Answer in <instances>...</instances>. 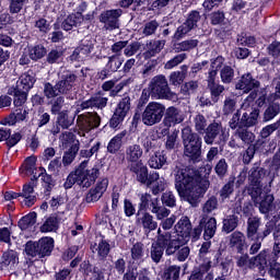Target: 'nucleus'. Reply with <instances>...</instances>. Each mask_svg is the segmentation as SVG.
<instances>
[{"instance_id":"nucleus-28","label":"nucleus","mask_w":280,"mask_h":280,"mask_svg":"<svg viewBox=\"0 0 280 280\" xmlns=\"http://www.w3.org/2000/svg\"><path fill=\"white\" fill-rule=\"evenodd\" d=\"M148 165L151 170H162L164 165H167V153L165 151H156L150 156Z\"/></svg>"},{"instance_id":"nucleus-61","label":"nucleus","mask_w":280,"mask_h":280,"mask_svg":"<svg viewBox=\"0 0 280 280\" xmlns=\"http://www.w3.org/2000/svg\"><path fill=\"white\" fill-rule=\"evenodd\" d=\"M162 205L170 207L171 209L176 207V196L171 190H166L161 197Z\"/></svg>"},{"instance_id":"nucleus-29","label":"nucleus","mask_w":280,"mask_h":280,"mask_svg":"<svg viewBox=\"0 0 280 280\" xmlns=\"http://www.w3.org/2000/svg\"><path fill=\"white\" fill-rule=\"evenodd\" d=\"M163 47H165V40H150L147 43L148 50L143 52V57L145 60L154 58L156 54H161V51H163Z\"/></svg>"},{"instance_id":"nucleus-13","label":"nucleus","mask_w":280,"mask_h":280,"mask_svg":"<svg viewBox=\"0 0 280 280\" xmlns=\"http://www.w3.org/2000/svg\"><path fill=\"white\" fill-rule=\"evenodd\" d=\"M77 124L80 130L83 132H91V130H95V128H100L102 124V118L97 113H84L78 116Z\"/></svg>"},{"instance_id":"nucleus-24","label":"nucleus","mask_w":280,"mask_h":280,"mask_svg":"<svg viewBox=\"0 0 280 280\" xmlns=\"http://www.w3.org/2000/svg\"><path fill=\"white\" fill-rule=\"evenodd\" d=\"M229 246L237 253H244V248H246V236L244 235V233L240 231L233 232L229 236Z\"/></svg>"},{"instance_id":"nucleus-62","label":"nucleus","mask_w":280,"mask_h":280,"mask_svg":"<svg viewBox=\"0 0 280 280\" xmlns=\"http://www.w3.org/2000/svg\"><path fill=\"white\" fill-rule=\"evenodd\" d=\"M280 128V119L277 120L273 124L267 125L265 126L261 130H260V137L261 139H268V137H270V135H272V132H276V130H279Z\"/></svg>"},{"instance_id":"nucleus-6","label":"nucleus","mask_w":280,"mask_h":280,"mask_svg":"<svg viewBox=\"0 0 280 280\" xmlns=\"http://www.w3.org/2000/svg\"><path fill=\"white\" fill-rule=\"evenodd\" d=\"M149 89L151 91L152 97H158L159 100H177L176 93L170 90V84L164 75L154 77Z\"/></svg>"},{"instance_id":"nucleus-59","label":"nucleus","mask_w":280,"mask_h":280,"mask_svg":"<svg viewBox=\"0 0 280 280\" xmlns=\"http://www.w3.org/2000/svg\"><path fill=\"white\" fill-rule=\"evenodd\" d=\"M56 229H58V218L56 217L48 218L40 226L42 233H51Z\"/></svg>"},{"instance_id":"nucleus-10","label":"nucleus","mask_w":280,"mask_h":280,"mask_svg":"<svg viewBox=\"0 0 280 280\" xmlns=\"http://www.w3.org/2000/svg\"><path fill=\"white\" fill-rule=\"evenodd\" d=\"M124 15V10L121 9H108L98 15V21L102 23L103 30L107 32H114V30H119L121 25L120 19Z\"/></svg>"},{"instance_id":"nucleus-41","label":"nucleus","mask_w":280,"mask_h":280,"mask_svg":"<svg viewBox=\"0 0 280 280\" xmlns=\"http://www.w3.org/2000/svg\"><path fill=\"white\" fill-rule=\"evenodd\" d=\"M198 39H186L174 44V50L176 54H180V51H191V49H196V47H198Z\"/></svg>"},{"instance_id":"nucleus-21","label":"nucleus","mask_w":280,"mask_h":280,"mask_svg":"<svg viewBox=\"0 0 280 280\" xmlns=\"http://www.w3.org/2000/svg\"><path fill=\"white\" fill-rule=\"evenodd\" d=\"M126 161L130 165H137V163H143L141 156H143V148L140 144H130L125 151Z\"/></svg>"},{"instance_id":"nucleus-44","label":"nucleus","mask_w":280,"mask_h":280,"mask_svg":"<svg viewBox=\"0 0 280 280\" xmlns=\"http://www.w3.org/2000/svg\"><path fill=\"white\" fill-rule=\"evenodd\" d=\"M57 124L62 128L63 130H69L71 126H73V119L69 117L68 110H62L57 116Z\"/></svg>"},{"instance_id":"nucleus-32","label":"nucleus","mask_w":280,"mask_h":280,"mask_svg":"<svg viewBox=\"0 0 280 280\" xmlns=\"http://www.w3.org/2000/svg\"><path fill=\"white\" fill-rule=\"evenodd\" d=\"M259 119V109L254 108L252 112H245L241 117V126L243 128H253L257 126Z\"/></svg>"},{"instance_id":"nucleus-19","label":"nucleus","mask_w":280,"mask_h":280,"mask_svg":"<svg viewBox=\"0 0 280 280\" xmlns=\"http://www.w3.org/2000/svg\"><path fill=\"white\" fill-rule=\"evenodd\" d=\"M137 222L143 229L145 235H149V233L159 229V222L154 220V217L150 212H142L138 214Z\"/></svg>"},{"instance_id":"nucleus-16","label":"nucleus","mask_w":280,"mask_h":280,"mask_svg":"<svg viewBox=\"0 0 280 280\" xmlns=\"http://www.w3.org/2000/svg\"><path fill=\"white\" fill-rule=\"evenodd\" d=\"M107 105L108 97L106 96V93L97 92L96 94L91 96V98L81 103V108L82 110H86L89 108H98L102 110L103 108H106Z\"/></svg>"},{"instance_id":"nucleus-50","label":"nucleus","mask_w":280,"mask_h":280,"mask_svg":"<svg viewBox=\"0 0 280 280\" xmlns=\"http://www.w3.org/2000/svg\"><path fill=\"white\" fill-rule=\"evenodd\" d=\"M47 56V48L44 45L37 44L30 50L31 60H40Z\"/></svg>"},{"instance_id":"nucleus-30","label":"nucleus","mask_w":280,"mask_h":280,"mask_svg":"<svg viewBox=\"0 0 280 280\" xmlns=\"http://www.w3.org/2000/svg\"><path fill=\"white\" fill-rule=\"evenodd\" d=\"M129 170L136 174L138 183L141 185L148 183V166L143 165V162L130 164Z\"/></svg>"},{"instance_id":"nucleus-2","label":"nucleus","mask_w":280,"mask_h":280,"mask_svg":"<svg viewBox=\"0 0 280 280\" xmlns=\"http://www.w3.org/2000/svg\"><path fill=\"white\" fill-rule=\"evenodd\" d=\"M100 148H102V142L97 141L91 149H83L79 152L80 159L86 160L82 161L75 168L74 176H77L78 185L85 189H89L100 178V164H95L92 168H86L89 167V159L93 154H97Z\"/></svg>"},{"instance_id":"nucleus-43","label":"nucleus","mask_w":280,"mask_h":280,"mask_svg":"<svg viewBox=\"0 0 280 280\" xmlns=\"http://www.w3.org/2000/svg\"><path fill=\"white\" fill-rule=\"evenodd\" d=\"M235 137H237V139H241V141H243V143H246L247 145H250V143L255 141V133L246 128H238L235 131Z\"/></svg>"},{"instance_id":"nucleus-20","label":"nucleus","mask_w":280,"mask_h":280,"mask_svg":"<svg viewBox=\"0 0 280 280\" xmlns=\"http://www.w3.org/2000/svg\"><path fill=\"white\" fill-rule=\"evenodd\" d=\"M19 266V253L9 249L2 254L0 260L1 270H15Z\"/></svg>"},{"instance_id":"nucleus-22","label":"nucleus","mask_w":280,"mask_h":280,"mask_svg":"<svg viewBox=\"0 0 280 280\" xmlns=\"http://www.w3.org/2000/svg\"><path fill=\"white\" fill-rule=\"evenodd\" d=\"M90 248L94 255L96 254L98 259L104 260L110 253V243L101 238L96 243L91 244Z\"/></svg>"},{"instance_id":"nucleus-46","label":"nucleus","mask_w":280,"mask_h":280,"mask_svg":"<svg viewBox=\"0 0 280 280\" xmlns=\"http://www.w3.org/2000/svg\"><path fill=\"white\" fill-rule=\"evenodd\" d=\"M51 115H58L62 113L65 108V96H56L49 101Z\"/></svg>"},{"instance_id":"nucleus-12","label":"nucleus","mask_w":280,"mask_h":280,"mask_svg":"<svg viewBox=\"0 0 280 280\" xmlns=\"http://www.w3.org/2000/svg\"><path fill=\"white\" fill-rule=\"evenodd\" d=\"M95 49V45L91 39L81 40L79 47H77L73 52L68 57V62H71L73 67H78L75 62H84L91 57V54Z\"/></svg>"},{"instance_id":"nucleus-42","label":"nucleus","mask_w":280,"mask_h":280,"mask_svg":"<svg viewBox=\"0 0 280 280\" xmlns=\"http://www.w3.org/2000/svg\"><path fill=\"white\" fill-rule=\"evenodd\" d=\"M280 113V104L279 103H271L269 106L265 109L262 121L265 124H268V121H272L277 115Z\"/></svg>"},{"instance_id":"nucleus-35","label":"nucleus","mask_w":280,"mask_h":280,"mask_svg":"<svg viewBox=\"0 0 280 280\" xmlns=\"http://www.w3.org/2000/svg\"><path fill=\"white\" fill-rule=\"evenodd\" d=\"M36 82V78L28 72H24L19 81L16 82V89H21L22 91H27L30 92Z\"/></svg>"},{"instance_id":"nucleus-4","label":"nucleus","mask_w":280,"mask_h":280,"mask_svg":"<svg viewBox=\"0 0 280 280\" xmlns=\"http://www.w3.org/2000/svg\"><path fill=\"white\" fill-rule=\"evenodd\" d=\"M184 144V154L194 163H200L202 156V138L200 135L191 131L189 127L182 130Z\"/></svg>"},{"instance_id":"nucleus-15","label":"nucleus","mask_w":280,"mask_h":280,"mask_svg":"<svg viewBox=\"0 0 280 280\" xmlns=\"http://www.w3.org/2000/svg\"><path fill=\"white\" fill-rule=\"evenodd\" d=\"M199 222L201 229H203V240L206 242L213 240L215 232L218 231V220L213 217L209 218L207 214H202Z\"/></svg>"},{"instance_id":"nucleus-56","label":"nucleus","mask_w":280,"mask_h":280,"mask_svg":"<svg viewBox=\"0 0 280 280\" xmlns=\"http://www.w3.org/2000/svg\"><path fill=\"white\" fill-rule=\"evenodd\" d=\"M11 25H14V16H12V13H0V32L3 30H10Z\"/></svg>"},{"instance_id":"nucleus-45","label":"nucleus","mask_w":280,"mask_h":280,"mask_svg":"<svg viewBox=\"0 0 280 280\" xmlns=\"http://www.w3.org/2000/svg\"><path fill=\"white\" fill-rule=\"evenodd\" d=\"M80 151V147L78 144H73L69 150L63 153L62 163L67 167V165H71L73 161H75V156Z\"/></svg>"},{"instance_id":"nucleus-40","label":"nucleus","mask_w":280,"mask_h":280,"mask_svg":"<svg viewBox=\"0 0 280 280\" xmlns=\"http://www.w3.org/2000/svg\"><path fill=\"white\" fill-rule=\"evenodd\" d=\"M240 224V217L236 214H229L223 219V233H233L234 230L237 229Z\"/></svg>"},{"instance_id":"nucleus-49","label":"nucleus","mask_w":280,"mask_h":280,"mask_svg":"<svg viewBox=\"0 0 280 280\" xmlns=\"http://www.w3.org/2000/svg\"><path fill=\"white\" fill-rule=\"evenodd\" d=\"M26 174L33 176L35 180H38V175L36 174V159L34 156H30L25 160L23 165Z\"/></svg>"},{"instance_id":"nucleus-36","label":"nucleus","mask_w":280,"mask_h":280,"mask_svg":"<svg viewBox=\"0 0 280 280\" xmlns=\"http://www.w3.org/2000/svg\"><path fill=\"white\" fill-rule=\"evenodd\" d=\"M22 198H24V205L26 207H32L34 202H36V194L34 192V183H28L23 186L22 194H20Z\"/></svg>"},{"instance_id":"nucleus-5","label":"nucleus","mask_w":280,"mask_h":280,"mask_svg":"<svg viewBox=\"0 0 280 280\" xmlns=\"http://www.w3.org/2000/svg\"><path fill=\"white\" fill-rule=\"evenodd\" d=\"M203 141L206 145H224L229 141V133L222 122L213 121L205 130Z\"/></svg>"},{"instance_id":"nucleus-11","label":"nucleus","mask_w":280,"mask_h":280,"mask_svg":"<svg viewBox=\"0 0 280 280\" xmlns=\"http://www.w3.org/2000/svg\"><path fill=\"white\" fill-rule=\"evenodd\" d=\"M163 115H165V105L151 102L142 113V124L144 126H154L163 119Z\"/></svg>"},{"instance_id":"nucleus-25","label":"nucleus","mask_w":280,"mask_h":280,"mask_svg":"<svg viewBox=\"0 0 280 280\" xmlns=\"http://www.w3.org/2000/svg\"><path fill=\"white\" fill-rule=\"evenodd\" d=\"M75 74L69 73L61 78L59 82L56 83V89L58 93L61 95H67L73 89V84H75Z\"/></svg>"},{"instance_id":"nucleus-64","label":"nucleus","mask_w":280,"mask_h":280,"mask_svg":"<svg viewBox=\"0 0 280 280\" xmlns=\"http://www.w3.org/2000/svg\"><path fill=\"white\" fill-rule=\"evenodd\" d=\"M267 54L271 58H280V42L275 39L267 46Z\"/></svg>"},{"instance_id":"nucleus-60","label":"nucleus","mask_w":280,"mask_h":280,"mask_svg":"<svg viewBox=\"0 0 280 280\" xmlns=\"http://www.w3.org/2000/svg\"><path fill=\"white\" fill-rule=\"evenodd\" d=\"M159 30V21L151 20L147 23H144L142 34L143 36H152L156 34V31Z\"/></svg>"},{"instance_id":"nucleus-37","label":"nucleus","mask_w":280,"mask_h":280,"mask_svg":"<svg viewBox=\"0 0 280 280\" xmlns=\"http://www.w3.org/2000/svg\"><path fill=\"white\" fill-rule=\"evenodd\" d=\"M59 141L63 150H67V148L70 149L72 145H78L80 148V141L75 139V133H73V131L62 132L59 137Z\"/></svg>"},{"instance_id":"nucleus-54","label":"nucleus","mask_w":280,"mask_h":280,"mask_svg":"<svg viewBox=\"0 0 280 280\" xmlns=\"http://www.w3.org/2000/svg\"><path fill=\"white\" fill-rule=\"evenodd\" d=\"M279 170H280V148L275 153L271 165L269 167V174L271 178H275L276 176H279Z\"/></svg>"},{"instance_id":"nucleus-34","label":"nucleus","mask_w":280,"mask_h":280,"mask_svg":"<svg viewBox=\"0 0 280 280\" xmlns=\"http://www.w3.org/2000/svg\"><path fill=\"white\" fill-rule=\"evenodd\" d=\"M37 246L39 248V255L43 259V257H49L51 255V252L54 250V240L49 236L42 237L37 242Z\"/></svg>"},{"instance_id":"nucleus-52","label":"nucleus","mask_w":280,"mask_h":280,"mask_svg":"<svg viewBox=\"0 0 280 280\" xmlns=\"http://www.w3.org/2000/svg\"><path fill=\"white\" fill-rule=\"evenodd\" d=\"M116 114L120 115L121 117L126 118V115L130 113V96H125L117 105Z\"/></svg>"},{"instance_id":"nucleus-14","label":"nucleus","mask_w":280,"mask_h":280,"mask_svg":"<svg viewBox=\"0 0 280 280\" xmlns=\"http://www.w3.org/2000/svg\"><path fill=\"white\" fill-rule=\"evenodd\" d=\"M252 198H255V202L259 205L260 213H269V211H272L275 196L262 194L261 189L257 188L255 192H252Z\"/></svg>"},{"instance_id":"nucleus-31","label":"nucleus","mask_w":280,"mask_h":280,"mask_svg":"<svg viewBox=\"0 0 280 280\" xmlns=\"http://www.w3.org/2000/svg\"><path fill=\"white\" fill-rule=\"evenodd\" d=\"M27 91L25 90H21L20 88H9L8 89V95H13L14 100H13V104L16 107L22 108L21 106H23V104H25V102H27Z\"/></svg>"},{"instance_id":"nucleus-55","label":"nucleus","mask_w":280,"mask_h":280,"mask_svg":"<svg viewBox=\"0 0 280 280\" xmlns=\"http://www.w3.org/2000/svg\"><path fill=\"white\" fill-rule=\"evenodd\" d=\"M159 200V198H152V195L145 192L140 196L139 210L140 211H150L152 202Z\"/></svg>"},{"instance_id":"nucleus-1","label":"nucleus","mask_w":280,"mask_h":280,"mask_svg":"<svg viewBox=\"0 0 280 280\" xmlns=\"http://www.w3.org/2000/svg\"><path fill=\"white\" fill-rule=\"evenodd\" d=\"M209 179L202 178L196 168H178L175 174V188L180 198L189 205H196L198 198L209 189Z\"/></svg>"},{"instance_id":"nucleus-58","label":"nucleus","mask_w":280,"mask_h":280,"mask_svg":"<svg viewBox=\"0 0 280 280\" xmlns=\"http://www.w3.org/2000/svg\"><path fill=\"white\" fill-rule=\"evenodd\" d=\"M25 253L27 257H38V259H43L40 256L38 242H27L25 245Z\"/></svg>"},{"instance_id":"nucleus-51","label":"nucleus","mask_w":280,"mask_h":280,"mask_svg":"<svg viewBox=\"0 0 280 280\" xmlns=\"http://www.w3.org/2000/svg\"><path fill=\"white\" fill-rule=\"evenodd\" d=\"M116 114L120 115L121 117L126 118V115L130 113V96H125L117 105Z\"/></svg>"},{"instance_id":"nucleus-63","label":"nucleus","mask_w":280,"mask_h":280,"mask_svg":"<svg viewBox=\"0 0 280 280\" xmlns=\"http://www.w3.org/2000/svg\"><path fill=\"white\" fill-rule=\"evenodd\" d=\"M26 0H9V12L10 14H20L25 7Z\"/></svg>"},{"instance_id":"nucleus-53","label":"nucleus","mask_w":280,"mask_h":280,"mask_svg":"<svg viewBox=\"0 0 280 280\" xmlns=\"http://www.w3.org/2000/svg\"><path fill=\"white\" fill-rule=\"evenodd\" d=\"M36 212H32L23 217L19 222L20 229H22V231H25L26 229H30V226H34L36 224Z\"/></svg>"},{"instance_id":"nucleus-48","label":"nucleus","mask_w":280,"mask_h":280,"mask_svg":"<svg viewBox=\"0 0 280 280\" xmlns=\"http://www.w3.org/2000/svg\"><path fill=\"white\" fill-rule=\"evenodd\" d=\"M225 59L222 56H218L212 62L210 71H233V67L224 63Z\"/></svg>"},{"instance_id":"nucleus-18","label":"nucleus","mask_w":280,"mask_h":280,"mask_svg":"<svg viewBox=\"0 0 280 280\" xmlns=\"http://www.w3.org/2000/svg\"><path fill=\"white\" fill-rule=\"evenodd\" d=\"M106 189H108V178L105 177L100 179L94 188L90 189L85 197L86 202H97L106 194Z\"/></svg>"},{"instance_id":"nucleus-27","label":"nucleus","mask_w":280,"mask_h":280,"mask_svg":"<svg viewBox=\"0 0 280 280\" xmlns=\"http://www.w3.org/2000/svg\"><path fill=\"white\" fill-rule=\"evenodd\" d=\"M27 109H25L24 107H16V109L11 113L3 121L2 124L4 126H15L16 124H19V121H25V119L27 118Z\"/></svg>"},{"instance_id":"nucleus-7","label":"nucleus","mask_w":280,"mask_h":280,"mask_svg":"<svg viewBox=\"0 0 280 280\" xmlns=\"http://www.w3.org/2000/svg\"><path fill=\"white\" fill-rule=\"evenodd\" d=\"M176 234H171L172 243L179 248L191 240V221L187 217H182L175 225Z\"/></svg>"},{"instance_id":"nucleus-8","label":"nucleus","mask_w":280,"mask_h":280,"mask_svg":"<svg viewBox=\"0 0 280 280\" xmlns=\"http://www.w3.org/2000/svg\"><path fill=\"white\" fill-rule=\"evenodd\" d=\"M200 19H202L200 11L191 10L187 14L185 22L176 28L173 35V40H182V38H185L189 32L197 30Z\"/></svg>"},{"instance_id":"nucleus-17","label":"nucleus","mask_w":280,"mask_h":280,"mask_svg":"<svg viewBox=\"0 0 280 280\" xmlns=\"http://www.w3.org/2000/svg\"><path fill=\"white\" fill-rule=\"evenodd\" d=\"M185 121V114L183 110L171 106L166 109V115L163 119L164 126L167 128H172V126H176L178 124H183Z\"/></svg>"},{"instance_id":"nucleus-3","label":"nucleus","mask_w":280,"mask_h":280,"mask_svg":"<svg viewBox=\"0 0 280 280\" xmlns=\"http://www.w3.org/2000/svg\"><path fill=\"white\" fill-rule=\"evenodd\" d=\"M178 247L172 241V233L163 232L161 228L158 229L156 241L151 245V259L154 264H161L163 259V254L167 257L171 255H176Z\"/></svg>"},{"instance_id":"nucleus-47","label":"nucleus","mask_w":280,"mask_h":280,"mask_svg":"<svg viewBox=\"0 0 280 280\" xmlns=\"http://www.w3.org/2000/svg\"><path fill=\"white\" fill-rule=\"evenodd\" d=\"M85 273L91 275V280H105L104 270L100 267H92L91 264H85Z\"/></svg>"},{"instance_id":"nucleus-57","label":"nucleus","mask_w":280,"mask_h":280,"mask_svg":"<svg viewBox=\"0 0 280 280\" xmlns=\"http://www.w3.org/2000/svg\"><path fill=\"white\" fill-rule=\"evenodd\" d=\"M180 277V266H170L165 271L163 279L164 280H178Z\"/></svg>"},{"instance_id":"nucleus-38","label":"nucleus","mask_w":280,"mask_h":280,"mask_svg":"<svg viewBox=\"0 0 280 280\" xmlns=\"http://www.w3.org/2000/svg\"><path fill=\"white\" fill-rule=\"evenodd\" d=\"M124 137H126V131H121L109 140L107 144V152H109V154H117V152L121 150Z\"/></svg>"},{"instance_id":"nucleus-33","label":"nucleus","mask_w":280,"mask_h":280,"mask_svg":"<svg viewBox=\"0 0 280 280\" xmlns=\"http://www.w3.org/2000/svg\"><path fill=\"white\" fill-rule=\"evenodd\" d=\"M150 211L153 213V215H155L156 220H164L165 218L170 217V213H172V210L165 208V206H162L159 199H154L152 201Z\"/></svg>"},{"instance_id":"nucleus-39","label":"nucleus","mask_w":280,"mask_h":280,"mask_svg":"<svg viewBox=\"0 0 280 280\" xmlns=\"http://www.w3.org/2000/svg\"><path fill=\"white\" fill-rule=\"evenodd\" d=\"M84 23L81 18L74 15V13L69 14L61 23V30L65 32H71L73 27H78V25H82Z\"/></svg>"},{"instance_id":"nucleus-23","label":"nucleus","mask_w":280,"mask_h":280,"mask_svg":"<svg viewBox=\"0 0 280 280\" xmlns=\"http://www.w3.org/2000/svg\"><path fill=\"white\" fill-rule=\"evenodd\" d=\"M218 72L215 71L209 72L208 80V89L210 91L211 100L214 104L220 101V95L224 93V85H220L219 83H215V81L213 80V78H215Z\"/></svg>"},{"instance_id":"nucleus-9","label":"nucleus","mask_w":280,"mask_h":280,"mask_svg":"<svg viewBox=\"0 0 280 280\" xmlns=\"http://www.w3.org/2000/svg\"><path fill=\"white\" fill-rule=\"evenodd\" d=\"M259 226H261V218L249 217L247 219V240H266V237H268V235L272 233V225H270L269 223L266 224L262 231H259Z\"/></svg>"},{"instance_id":"nucleus-26","label":"nucleus","mask_w":280,"mask_h":280,"mask_svg":"<svg viewBox=\"0 0 280 280\" xmlns=\"http://www.w3.org/2000/svg\"><path fill=\"white\" fill-rule=\"evenodd\" d=\"M255 86H259V82L253 79L250 72L243 74L241 80L236 83V89L243 91V93H250Z\"/></svg>"}]
</instances>
